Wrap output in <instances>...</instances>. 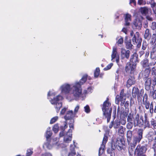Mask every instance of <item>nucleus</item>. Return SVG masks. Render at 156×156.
<instances>
[{"label": "nucleus", "mask_w": 156, "mask_h": 156, "mask_svg": "<svg viewBox=\"0 0 156 156\" xmlns=\"http://www.w3.org/2000/svg\"><path fill=\"white\" fill-rule=\"evenodd\" d=\"M87 76V75H85L83 76L79 82L72 84L70 94L73 97V99H76L81 96L82 94L81 85L86 81Z\"/></svg>", "instance_id": "f257e3e1"}, {"label": "nucleus", "mask_w": 156, "mask_h": 156, "mask_svg": "<svg viewBox=\"0 0 156 156\" xmlns=\"http://www.w3.org/2000/svg\"><path fill=\"white\" fill-rule=\"evenodd\" d=\"M63 98L62 96L58 95L56 97L51 99L50 101L52 104L55 105V107L57 112H58L62 106V103L61 101L62 100Z\"/></svg>", "instance_id": "f03ea898"}, {"label": "nucleus", "mask_w": 156, "mask_h": 156, "mask_svg": "<svg viewBox=\"0 0 156 156\" xmlns=\"http://www.w3.org/2000/svg\"><path fill=\"white\" fill-rule=\"evenodd\" d=\"M144 129H139L137 131L136 135L134 136L132 138L131 143L135 145L139 143L143 138V134Z\"/></svg>", "instance_id": "7ed1b4c3"}, {"label": "nucleus", "mask_w": 156, "mask_h": 156, "mask_svg": "<svg viewBox=\"0 0 156 156\" xmlns=\"http://www.w3.org/2000/svg\"><path fill=\"white\" fill-rule=\"evenodd\" d=\"M151 84L154 86L156 85V78L155 77L154 79L148 78L145 79L144 86L146 90L149 91L150 90Z\"/></svg>", "instance_id": "20e7f679"}, {"label": "nucleus", "mask_w": 156, "mask_h": 156, "mask_svg": "<svg viewBox=\"0 0 156 156\" xmlns=\"http://www.w3.org/2000/svg\"><path fill=\"white\" fill-rule=\"evenodd\" d=\"M144 89H141L139 91V89L137 87H134L132 89V96L133 98H136L137 97V99H141V97L144 94Z\"/></svg>", "instance_id": "39448f33"}, {"label": "nucleus", "mask_w": 156, "mask_h": 156, "mask_svg": "<svg viewBox=\"0 0 156 156\" xmlns=\"http://www.w3.org/2000/svg\"><path fill=\"white\" fill-rule=\"evenodd\" d=\"M134 126H138L141 127L143 126L144 121L143 117L141 116L140 117L139 114H137L134 119Z\"/></svg>", "instance_id": "423d86ee"}, {"label": "nucleus", "mask_w": 156, "mask_h": 156, "mask_svg": "<svg viewBox=\"0 0 156 156\" xmlns=\"http://www.w3.org/2000/svg\"><path fill=\"white\" fill-rule=\"evenodd\" d=\"M116 146L117 149L119 151L125 149V142L123 138H118L117 139L116 142Z\"/></svg>", "instance_id": "0eeeda50"}, {"label": "nucleus", "mask_w": 156, "mask_h": 156, "mask_svg": "<svg viewBox=\"0 0 156 156\" xmlns=\"http://www.w3.org/2000/svg\"><path fill=\"white\" fill-rule=\"evenodd\" d=\"M71 87L72 85H71L67 83L62 85L60 87L62 93L65 94H70Z\"/></svg>", "instance_id": "6e6552de"}, {"label": "nucleus", "mask_w": 156, "mask_h": 156, "mask_svg": "<svg viewBox=\"0 0 156 156\" xmlns=\"http://www.w3.org/2000/svg\"><path fill=\"white\" fill-rule=\"evenodd\" d=\"M133 115L131 113H129L128 114L127 118V123L126 124V128L127 129L130 130L133 128L134 125V122H133Z\"/></svg>", "instance_id": "1a4fd4ad"}, {"label": "nucleus", "mask_w": 156, "mask_h": 156, "mask_svg": "<svg viewBox=\"0 0 156 156\" xmlns=\"http://www.w3.org/2000/svg\"><path fill=\"white\" fill-rule=\"evenodd\" d=\"M147 150V145L141 146L140 145H138L135 149L134 154H144Z\"/></svg>", "instance_id": "9d476101"}, {"label": "nucleus", "mask_w": 156, "mask_h": 156, "mask_svg": "<svg viewBox=\"0 0 156 156\" xmlns=\"http://www.w3.org/2000/svg\"><path fill=\"white\" fill-rule=\"evenodd\" d=\"M139 33L136 32L134 35L132 39V41L134 44H136L137 47H140L141 45L142 41V39L139 38Z\"/></svg>", "instance_id": "9b49d317"}, {"label": "nucleus", "mask_w": 156, "mask_h": 156, "mask_svg": "<svg viewBox=\"0 0 156 156\" xmlns=\"http://www.w3.org/2000/svg\"><path fill=\"white\" fill-rule=\"evenodd\" d=\"M111 109V112H112V107L111 106V104L108 101H105L103 104L102 108V110L103 114L109 112L110 110Z\"/></svg>", "instance_id": "f8f14e48"}, {"label": "nucleus", "mask_w": 156, "mask_h": 156, "mask_svg": "<svg viewBox=\"0 0 156 156\" xmlns=\"http://www.w3.org/2000/svg\"><path fill=\"white\" fill-rule=\"evenodd\" d=\"M108 140V137L105 134L103 138L102 143L99 149L98 155L100 156L104 152L105 145Z\"/></svg>", "instance_id": "ddd939ff"}, {"label": "nucleus", "mask_w": 156, "mask_h": 156, "mask_svg": "<svg viewBox=\"0 0 156 156\" xmlns=\"http://www.w3.org/2000/svg\"><path fill=\"white\" fill-rule=\"evenodd\" d=\"M151 69L150 68H146L144 71H142L139 75V78L140 79H147L150 73Z\"/></svg>", "instance_id": "4468645a"}, {"label": "nucleus", "mask_w": 156, "mask_h": 156, "mask_svg": "<svg viewBox=\"0 0 156 156\" xmlns=\"http://www.w3.org/2000/svg\"><path fill=\"white\" fill-rule=\"evenodd\" d=\"M136 67L130 63H127L125 67V70L127 73L132 74L133 73Z\"/></svg>", "instance_id": "2eb2a0df"}, {"label": "nucleus", "mask_w": 156, "mask_h": 156, "mask_svg": "<svg viewBox=\"0 0 156 156\" xmlns=\"http://www.w3.org/2000/svg\"><path fill=\"white\" fill-rule=\"evenodd\" d=\"M72 129H69L68 132L64 135V140L66 143H68L71 141L72 139Z\"/></svg>", "instance_id": "dca6fc26"}, {"label": "nucleus", "mask_w": 156, "mask_h": 156, "mask_svg": "<svg viewBox=\"0 0 156 156\" xmlns=\"http://www.w3.org/2000/svg\"><path fill=\"white\" fill-rule=\"evenodd\" d=\"M130 53V51L129 50L122 49L121 53V58L122 59L125 58L128 59L129 57Z\"/></svg>", "instance_id": "f3484780"}, {"label": "nucleus", "mask_w": 156, "mask_h": 156, "mask_svg": "<svg viewBox=\"0 0 156 156\" xmlns=\"http://www.w3.org/2000/svg\"><path fill=\"white\" fill-rule=\"evenodd\" d=\"M120 121L119 119H116L114 121H112L109 126V128L111 129L113 126L115 129L118 128L120 125Z\"/></svg>", "instance_id": "a211bd4d"}, {"label": "nucleus", "mask_w": 156, "mask_h": 156, "mask_svg": "<svg viewBox=\"0 0 156 156\" xmlns=\"http://www.w3.org/2000/svg\"><path fill=\"white\" fill-rule=\"evenodd\" d=\"M142 26L141 21L138 19H135L133 22V27L134 28L138 29H140Z\"/></svg>", "instance_id": "6ab92c4d"}, {"label": "nucleus", "mask_w": 156, "mask_h": 156, "mask_svg": "<svg viewBox=\"0 0 156 156\" xmlns=\"http://www.w3.org/2000/svg\"><path fill=\"white\" fill-rule=\"evenodd\" d=\"M112 60L116 58V61L117 63H118L119 61V56L117 51L116 48L114 47L113 48L112 53Z\"/></svg>", "instance_id": "aec40b11"}, {"label": "nucleus", "mask_w": 156, "mask_h": 156, "mask_svg": "<svg viewBox=\"0 0 156 156\" xmlns=\"http://www.w3.org/2000/svg\"><path fill=\"white\" fill-rule=\"evenodd\" d=\"M130 63L136 67L137 64L138 63V58L135 54L131 55L130 59Z\"/></svg>", "instance_id": "412c9836"}, {"label": "nucleus", "mask_w": 156, "mask_h": 156, "mask_svg": "<svg viewBox=\"0 0 156 156\" xmlns=\"http://www.w3.org/2000/svg\"><path fill=\"white\" fill-rule=\"evenodd\" d=\"M75 115L73 111L70 110L67 112L66 115L64 116V118L66 120H70L71 122H73V120L72 119V118Z\"/></svg>", "instance_id": "4be33fe9"}, {"label": "nucleus", "mask_w": 156, "mask_h": 156, "mask_svg": "<svg viewBox=\"0 0 156 156\" xmlns=\"http://www.w3.org/2000/svg\"><path fill=\"white\" fill-rule=\"evenodd\" d=\"M136 81L135 78L133 76H131L128 80L126 83V87L128 88L130 87L132 85L134 84Z\"/></svg>", "instance_id": "5701e85b"}, {"label": "nucleus", "mask_w": 156, "mask_h": 156, "mask_svg": "<svg viewBox=\"0 0 156 156\" xmlns=\"http://www.w3.org/2000/svg\"><path fill=\"white\" fill-rule=\"evenodd\" d=\"M136 146V145L133 144L131 143L129 144L128 150L129 156H133V154L134 153V149Z\"/></svg>", "instance_id": "b1692460"}, {"label": "nucleus", "mask_w": 156, "mask_h": 156, "mask_svg": "<svg viewBox=\"0 0 156 156\" xmlns=\"http://www.w3.org/2000/svg\"><path fill=\"white\" fill-rule=\"evenodd\" d=\"M131 16L129 14H127L125 16V25L129 26L131 21Z\"/></svg>", "instance_id": "393cba45"}, {"label": "nucleus", "mask_w": 156, "mask_h": 156, "mask_svg": "<svg viewBox=\"0 0 156 156\" xmlns=\"http://www.w3.org/2000/svg\"><path fill=\"white\" fill-rule=\"evenodd\" d=\"M154 144L153 145L152 148L154 149V155L156 156V131L154 130L153 134Z\"/></svg>", "instance_id": "a878e982"}, {"label": "nucleus", "mask_w": 156, "mask_h": 156, "mask_svg": "<svg viewBox=\"0 0 156 156\" xmlns=\"http://www.w3.org/2000/svg\"><path fill=\"white\" fill-rule=\"evenodd\" d=\"M133 131L130 130H129L127 132L126 135L127 141L129 145L130 143L131 142L130 141L133 136Z\"/></svg>", "instance_id": "bb28decb"}, {"label": "nucleus", "mask_w": 156, "mask_h": 156, "mask_svg": "<svg viewBox=\"0 0 156 156\" xmlns=\"http://www.w3.org/2000/svg\"><path fill=\"white\" fill-rule=\"evenodd\" d=\"M50 127H48L47 129V130L46 132L45 137L47 140L50 139V138L52 134V132L50 130Z\"/></svg>", "instance_id": "cd10ccee"}, {"label": "nucleus", "mask_w": 156, "mask_h": 156, "mask_svg": "<svg viewBox=\"0 0 156 156\" xmlns=\"http://www.w3.org/2000/svg\"><path fill=\"white\" fill-rule=\"evenodd\" d=\"M140 11L142 14L145 16L148 13V9L146 7H141L140 9Z\"/></svg>", "instance_id": "c85d7f7f"}, {"label": "nucleus", "mask_w": 156, "mask_h": 156, "mask_svg": "<svg viewBox=\"0 0 156 156\" xmlns=\"http://www.w3.org/2000/svg\"><path fill=\"white\" fill-rule=\"evenodd\" d=\"M151 36V34L150 32V30L148 29H146L144 34V38L147 40L150 39Z\"/></svg>", "instance_id": "c756f323"}, {"label": "nucleus", "mask_w": 156, "mask_h": 156, "mask_svg": "<svg viewBox=\"0 0 156 156\" xmlns=\"http://www.w3.org/2000/svg\"><path fill=\"white\" fill-rule=\"evenodd\" d=\"M141 65L143 67H149V61L147 59H144L141 62Z\"/></svg>", "instance_id": "7c9ffc66"}, {"label": "nucleus", "mask_w": 156, "mask_h": 156, "mask_svg": "<svg viewBox=\"0 0 156 156\" xmlns=\"http://www.w3.org/2000/svg\"><path fill=\"white\" fill-rule=\"evenodd\" d=\"M125 42L126 44V46L127 48L129 49L132 48L133 45L131 43L130 40H129L128 41L127 40V38L126 37L125 40Z\"/></svg>", "instance_id": "2f4dec72"}, {"label": "nucleus", "mask_w": 156, "mask_h": 156, "mask_svg": "<svg viewBox=\"0 0 156 156\" xmlns=\"http://www.w3.org/2000/svg\"><path fill=\"white\" fill-rule=\"evenodd\" d=\"M119 96L122 99V100L123 101H124V102L126 99V94L124 93V89H122L121 90Z\"/></svg>", "instance_id": "473e14b6"}, {"label": "nucleus", "mask_w": 156, "mask_h": 156, "mask_svg": "<svg viewBox=\"0 0 156 156\" xmlns=\"http://www.w3.org/2000/svg\"><path fill=\"white\" fill-rule=\"evenodd\" d=\"M111 109L110 110L109 112L106 113L105 114H103L105 116V117L107 118V122H108L110 120L111 113Z\"/></svg>", "instance_id": "72a5a7b5"}, {"label": "nucleus", "mask_w": 156, "mask_h": 156, "mask_svg": "<svg viewBox=\"0 0 156 156\" xmlns=\"http://www.w3.org/2000/svg\"><path fill=\"white\" fill-rule=\"evenodd\" d=\"M142 105L143 107H145L146 109H148L150 107V103L148 101H143Z\"/></svg>", "instance_id": "f704fd0d"}, {"label": "nucleus", "mask_w": 156, "mask_h": 156, "mask_svg": "<svg viewBox=\"0 0 156 156\" xmlns=\"http://www.w3.org/2000/svg\"><path fill=\"white\" fill-rule=\"evenodd\" d=\"M49 140H48L47 141V142L45 143L44 144L45 146L49 149H51L52 147V146L54 145V144H52L51 143V141H49Z\"/></svg>", "instance_id": "c9c22d12"}, {"label": "nucleus", "mask_w": 156, "mask_h": 156, "mask_svg": "<svg viewBox=\"0 0 156 156\" xmlns=\"http://www.w3.org/2000/svg\"><path fill=\"white\" fill-rule=\"evenodd\" d=\"M145 119L144 122V125L145 127H149L150 124L149 121L147 119V115L145 114L144 115Z\"/></svg>", "instance_id": "e433bc0d"}, {"label": "nucleus", "mask_w": 156, "mask_h": 156, "mask_svg": "<svg viewBox=\"0 0 156 156\" xmlns=\"http://www.w3.org/2000/svg\"><path fill=\"white\" fill-rule=\"evenodd\" d=\"M151 122L152 128L156 131V121L152 119L151 121Z\"/></svg>", "instance_id": "4c0bfd02"}, {"label": "nucleus", "mask_w": 156, "mask_h": 156, "mask_svg": "<svg viewBox=\"0 0 156 156\" xmlns=\"http://www.w3.org/2000/svg\"><path fill=\"white\" fill-rule=\"evenodd\" d=\"M123 101L119 96V95H117L116 96L115 98V103L117 104H119L120 101Z\"/></svg>", "instance_id": "58836bf2"}, {"label": "nucleus", "mask_w": 156, "mask_h": 156, "mask_svg": "<svg viewBox=\"0 0 156 156\" xmlns=\"http://www.w3.org/2000/svg\"><path fill=\"white\" fill-rule=\"evenodd\" d=\"M114 151V150L109 148L108 149L107 151L108 154L110 155V156H115V153Z\"/></svg>", "instance_id": "ea45409f"}, {"label": "nucleus", "mask_w": 156, "mask_h": 156, "mask_svg": "<svg viewBox=\"0 0 156 156\" xmlns=\"http://www.w3.org/2000/svg\"><path fill=\"white\" fill-rule=\"evenodd\" d=\"M155 103V102H152L150 104V109L149 111L150 113H152L154 112V109H153V106L154 105V104Z\"/></svg>", "instance_id": "a19ab883"}, {"label": "nucleus", "mask_w": 156, "mask_h": 156, "mask_svg": "<svg viewBox=\"0 0 156 156\" xmlns=\"http://www.w3.org/2000/svg\"><path fill=\"white\" fill-rule=\"evenodd\" d=\"M58 129L59 126L58 124L55 125L53 127V130L55 133L58 132Z\"/></svg>", "instance_id": "79ce46f5"}, {"label": "nucleus", "mask_w": 156, "mask_h": 156, "mask_svg": "<svg viewBox=\"0 0 156 156\" xmlns=\"http://www.w3.org/2000/svg\"><path fill=\"white\" fill-rule=\"evenodd\" d=\"M100 73V69L99 68H96V70L94 72V76L97 77L98 76Z\"/></svg>", "instance_id": "37998d69"}, {"label": "nucleus", "mask_w": 156, "mask_h": 156, "mask_svg": "<svg viewBox=\"0 0 156 156\" xmlns=\"http://www.w3.org/2000/svg\"><path fill=\"white\" fill-rule=\"evenodd\" d=\"M155 51V49H153L152 51L151 52L150 56L151 59H154L155 57L154 54Z\"/></svg>", "instance_id": "c03bdc74"}, {"label": "nucleus", "mask_w": 156, "mask_h": 156, "mask_svg": "<svg viewBox=\"0 0 156 156\" xmlns=\"http://www.w3.org/2000/svg\"><path fill=\"white\" fill-rule=\"evenodd\" d=\"M151 73L152 75H153V78L152 79H154L155 77L156 78V69L154 67H153L152 69Z\"/></svg>", "instance_id": "a18cd8bd"}, {"label": "nucleus", "mask_w": 156, "mask_h": 156, "mask_svg": "<svg viewBox=\"0 0 156 156\" xmlns=\"http://www.w3.org/2000/svg\"><path fill=\"white\" fill-rule=\"evenodd\" d=\"M84 109L85 112L87 113H89L90 112V109L89 106L88 105L84 107Z\"/></svg>", "instance_id": "49530a36"}, {"label": "nucleus", "mask_w": 156, "mask_h": 156, "mask_svg": "<svg viewBox=\"0 0 156 156\" xmlns=\"http://www.w3.org/2000/svg\"><path fill=\"white\" fill-rule=\"evenodd\" d=\"M116 148L117 147L116 144H115V142L113 141H112L111 143V149L113 150H115Z\"/></svg>", "instance_id": "de8ad7c7"}, {"label": "nucleus", "mask_w": 156, "mask_h": 156, "mask_svg": "<svg viewBox=\"0 0 156 156\" xmlns=\"http://www.w3.org/2000/svg\"><path fill=\"white\" fill-rule=\"evenodd\" d=\"M58 116H55L51 119L50 121V123L51 124H53L58 119Z\"/></svg>", "instance_id": "09e8293b"}, {"label": "nucleus", "mask_w": 156, "mask_h": 156, "mask_svg": "<svg viewBox=\"0 0 156 156\" xmlns=\"http://www.w3.org/2000/svg\"><path fill=\"white\" fill-rule=\"evenodd\" d=\"M33 152L32 150L30 149H28L27 151L26 156H30L32 154Z\"/></svg>", "instance_id": "8fccbe9b"}, {"label": "nucleus", "mask_w": 156, "mask_h": 156, "mask_svg": "<svg viewBox=\"0 0 156 156\" xmlns=\"http://www.w3.org/2000/svg\"><path fill=\"white\" fill-rule=\"evenodd\" d=\"M118 133L119 134H123L124 133L123 127L121 126L118 130Z\"/></svg>", "instance_id": "3c124183"}, {"label": "nucleus", "mask_w": 156, "mask_h": 156, "mask_svg": "<svg viewBox=\"0 0 156 156\" xmlns=\"http://www.w3.org/2000/svg\"><path fill=\"white\" fill-rule=\"evenodd\" d=\"M137 3L140 5H145L146 3V2L143 0H138Z\"/></svg>", "instance_id": "603ef678"}, {"label": "nucleus", "mask_w": 156, "mask_h": 156, "mask_svg": "<svg viewBox=\"0 0 156 156\" xmlns=\"http://www.w3.org/2000/svg\"><path fill=\"white\" fill-rule=\"evenodd\" d=\"M73 142L74 143V145H71L70 146V150L71 151V152H75L74 151L75 145H74L75 142L74 141H73Z\"/></svg>", "instance_id": "864d4df0"}, {"label": "nucleus", "mask_w": 156, "mask_h": 156, "mask_svg": "<svg viewBox=\"0 0 156 156\" xmlns=\"http://www.w3.org/2000/svg\"><path fill=\"white\" fill-rule=\"evenodd\" d=\"M112 64H108L106 67H105L104 68V70H108L109 69H110L111 67L112 66Z\"/></svg>", "instance_id": "5fc2aeb1"}, {"label": "nucleus", "mask_w": 156, "mask_h": 156, "mask_svg": "<svg viewBox=\"0 0 156 156\" xmlns=\"http://www.w3.org/2000/svg\"><path fill=\"white\" fill-rule=\"evenodd\" d=\"M129 105V103L128 101H126L124 103V106L125 107V109H127L126 110H129L128 106Z\"/></svg>", "instance_id": "6e6d98bb"}, {"label": "nucleus", "mask_w": 156, "mask_h": 156, "mask_svg": "<svg viewBox=\"0 0 156 156\" xmlns=\"http://www.w3.org/2000/svg\"><path fill=\"white\" fill-rule=\"evenodd\" d=\"M123 39L122 37H121L119 38L118 40V41L117 42V43L118 44H122L123 43Z\"/></svg>", "instance_id": "4d7b16f0"}, {"label": "nucleus", "mask_w": 156, "mask_h": 156, "mask_svg": "<svg viewBox=\"0 0 156 156\" xmlns=\"http://www.w3.org/2000/svg\"><path fill=\"white\" fill-rule=\"evenodd\" d=\"M156 62L155 61H152L150 62H149V67L150 66H153L154 65L156 64Z\"/></svg>", "instance_id": "13d9d810"}, {"label": "nucleus", "mask_w": 156, "mask_h": 156, "mask_svg": "<svg viewBox=\"0 0 156 156\" xmlns=\"http://www.w3.org/2000/svg\"><path fill=\"white\" fill-rule=\"evenodd\" d=\"M73 122H71L70 121V122L69 123V126L70 128V129H73Z\"/></svg>", "instance_id": "bf43d9fd"}, {"label": "nucleus", "mask_w": 156, "mask_h": 156, "mask_svg": "<svg viewBox=\"0 0 156 156\" xmlns=\"http://www.w3.org/2000/svg\"><path fill=\"white\" fill-rule=\"evenodd\" d=\"M147 99V94L146 93H145L144 95V96L143 97V101H148Z\"/></svg>", "instance_id": "052dcab7"}, {"label": "nucleus", "mask_w": 156, "mask_h": 156, "mask_svg": "<svg viewBox=\"0 0 156 156\" xmlns=\"http://www.w3.org/2000/svg\"><path fill=\"white\" fill-rule=\"evenodd\" d=\"M79 106L77 105L76 106V107L74 109V114L75 115V114L77 112L79 109Z\"/></svg>", "instance_id": "680f3d73"}, {"label": "nucleus", "mask_w": 156, "mask_h": 156, "mask_svg": "<svg viewBox=\"0 0 156 156\" xmlns=\"http://www.w3.org/2000/svg\"><path fill=\"white\" fill-rule=\"evenodd\" d=\"M67 124L66 123H65L64 124V126H61L60 128H62V130L63 131H64L65 129H66L67 127Z\"/></svg>", "instance_id": "e2e57ef3"}, {"label": "nucleus", "mask_w": 156, "mask_h": 156, "mask_svg": "<svg viewBox=\"0 0 156 156\" xmlns=\"http://www.w3.org/2000/svg\"><path fill=\"white\" fill-rule=\"evenodd\" d=\"M147 45L146 43H143L142 46V49H143L142 50H145L147 47Z\"/></svg>", "instance_id": "0e129e2a"}, {"label": "nucleus", "mask_w": 156, "mask_h": 156, "mask_svg": "<svg viewBox=\"0 0 156 156\" xmlns=\"http://www.w3.org/2000/svg\"><path fill=\"white\" fill-rule=\"evenodd\" d=\"M122 113V112L120 111V108L119 106L118 107L117 110V115H119L121 114Z\"/></svg>", "instance_id": "69168bd1"}, {"label": "nucleus", "mask_w": 156, "mask_h": 156, "mask_svg": "<svg viewBox=\"0 0 156 156\" xmlns=\"http://www.w3.org/2000/svg\"><path fill=\"white\" fill-rule=\"evenodd\" d=\"M149 142L153 141V135L152 136H148Z\"/></svg>", "instance_id": "338daca9"}, {"label": "nucleus", "mask_w": 156, "mask_h": 156, "mask_svg": "<svg viewBox=\"0 0 156 156\" xmlns=\"http://www.w3.org/2000/svg\"><path fill=\"white\" fill-rule=\"evenodd\" d=\"M75 152H71L69 154L68 156H75L76 154Z\"/></svg>", "instance_id": "774afa93"}]
</instances>
